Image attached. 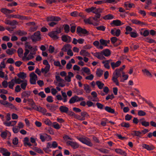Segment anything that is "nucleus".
I'll list each match as a JSON object with an SVG mask.
<instances>
[{"label":"nucleus","instance_id":"nucleus-52","mask_svg":"<svg viewBox=\"0 0 156 156\" xmlns=\"http://www.w3.org/2000/svg\"><path fill=\"white\" fill-rule=\"evenodd\" d=\"M6 58L3 59V61L1 62L0 64V70H1L3 69H5L6 67V65L5 64V60Z\"/></svg>","mask_w":156,"mask_h":156},{"label":"nucleus","instance_id":"nucleus-28","mask_svg":"<svg viewBox=\"0 0 156 156\" xmlns=\"http://www.w3.org/2000/svg\"><path fill=\"white\" fill-rule=\"evenodd\" d=\"M50 67H45L41 69V72L45 76H46L47 73L49 71Z\"/></svg>","mask_w":156,"mask_h":156},{"label":"nucleus","instance_id":"nucleus-18","mask_svg":"<svg viewBox=\"0 0 156 156\" xmlns=\"http://www.w3.org/2000/svg\"><path fill=\"white\" fill-rule=\"evenodd\" d=\"M80 55L84 57H90V54L87 51L82 49L81 50L80 53Z\"/></svg>","mask_w":156,"mask_h":156},{"label":"nucleus","instance_id":"nucleus-64","mask_svg":"<svg viewBox=\"0 0 156 156\" xmlns=\"http://www.w3.org/2000/svg\"><path fill=\"white\" fill-rule=\"evenodd\" d=\"M145 41L147 42L150 43H154L155 42V41L154 40L149 37L146 38L145 39Z\"/></svg>","mask_w":156,"mask_h":156},{"label":"nucleus","instance_id":"nucleus-40","mask_svg":"<svg viewBox=\"0 0 156 156\" xmlns=\"http://www.w3.org/2000/svg\"><path fill=\"white\" fill-rule=\"evenodd\" d=\"M96 7H92L90 8L86 9L85 10V11L88 13L92 12L95 13V12Z\"/></svg>","mask_w":156,"mask_h":156},{"label":"nucleus","instance_id":"nucleus-12","mask_svg":"<svg viewBox=\"0 0 156 156\" xmlns=\"http://www.w3.org/2000/svg\"><path fill=\"white\" fill-rule=\"evenodd\" d=\"M74 76L73 73L70 72L68 73V75L66 76L65 77V80L66 82H69L71 81V78Z\"/></svg>","mask_w":156,"mask_h":156},{"label":"nucleus","instance_id":"nucleus-19","mask_svg":"<svg viewBox=\"0 0 156 156\" xmlns=\"http://www.w3.org/2000/svg\"><path fill=\"white\" fill-rule=\"evenodd\" d=\"M47 108L51 111H54L56 110L57 106L53 104H47L46 105Z\"/></svg>","mask_w":156,"mask_h":156},{"label":"nucleus","instance_id":"nucleus-38","mask_svg":"<svg viewBox=\"0 0 156 156\" xmlns=\"http://www.w3.org/2000/svg\"><path fill=\"white\" fill-rule=\"evenodd\" d=\"M31 92L30 91H24L21 94V95L23 97L28 98L30 96Z\"/></svg>","mask_w":156,"mask_h":156},{"label":"nucleus","instance_id":"nucleus-26","mask_svg":"<svg viewBox=\"0 0 156 156\" xmlns=\"http://www.w3.org/2000/svg\"><path fill=\"white\" fill-rule=\"evenodd\" d=\"M83 86L84 89L86 93L87 94L90 93L91 90L90 87L87 84H84Z\"/></svg>","mask_w":156,"mask_h":156},{"label":"nucleus","instance_id":"nucleus-56","mask_svg":"<svg viewBox=\"0 0 156 156\" xmlns=\"http://www.w3.org/2000/svg\"><path fill=\"white\" fill-rule=\"evenodd\" d=\"M130 36L131 37L133 38H136L138 36V34L137 33V32L135 30L130 32Z\"/></svg>","mask_w":156,"mask_h":156},{"label":"nucleus","instance_id":"nucleus-20","mask_svg":"<svg viewBox=\"0 0 156 156\" xmlns=\"http://www.w3.org/2000/svg\"><path fill=\"white\" fill-rule=\"evenodd\" d=\"M112 60L111 59L106 60L105 61H103L102 63L104 65V67L107 69H109L110 68V66L109 65V64H111V62Z\"/></svg>","mask_w":156,"mask_h":156},{"label":"nucleus","instance_id":"nucleus-21","mask_svg":"<svg viewBox=\"0 0 156 156\" xmlns=\"http://www.w3.org/2000/svg\"><path fill=\"white\" fill-rule=\"evenodd\" d=\"M68 145H70L73 148L75 149L78 148L79 147L78 144L76 142L68 141L67 142Z\"/></svg>","mask_w":156,"mask_h":156},{"label":"nucleus","instance_id":"nucleus-3","mask_svg":"<svg viewBox=\"0 0 156 156\" xmlns=\"http://www.w3.org/2000/svg\"><path fill=\"white\" fill-rule=\"evenodd\" d=\"M78 140L82 143L90 146H93V144L91 142L90 139L87 138L80 137L78 138Z\"/></svg>","mask_w":156,"mask_h":156},{"label":"nucleus","instance_id":"nucleus-29","mask_svg":"<svg viewBox=\"0 0 156 156\" xmlns=\"http://www.w3.org/2000/svg\"><path fill=\"white\" fill-rule=\"evenodd\" d=\"M1 12L5 14L8 15L9 14L12 13L13 11L12 10H10L5 8H2L1 9Z\"/></svg>","mask_w":156,"mask_h":156},{"label":"nucleus","instance_id":"nucleus-42","mask_svg":"<svg viewBox=\"0 0 156 156\" xmlns=\"http://www.w3.org/2000/svg\"><path fill=\"white\" fill-rule=\"evenodd\" d=\"M131 21L133 23L142 26L144 24V23L136 20H133Z\"/></svg>","mask_w":156,"mask_h":156},{"label":"nucleus","instance_id":"nucleus-46","mask_svg":"<svg viewBox=\"0 0 156 156\" xmlns=\"http://www.w3.org/2000/svg\"><path fill=\"white\" fill-rule=\"evenodd\" d=\"M24 144L25 146L27 145L30 146H31V144L29 142V140L28 137H25L24 139Z\"/></svg>","mask_w":156,"mask_h":156},{"label":"nucleus","instance_id":"nucleus-8","mask_svg":"<svg viewBox=\"0 0 156 156\" xmlns=\"http://www.w3.org/2000/svg\"><path fill=\"white\" fill-rule=\"evenodd\" d=\"M30 82L32 84L36 83V81L37 79V75L34 73H32L30 75Z\"/></svg>","mask_w":156,"mask_h":156},{"label":"nucleus","instance_id":"nucleus-48","mask_svg":"<svg viewBox=\"0 0 156 156\" xmlns=\"http://www.w3.org/2000/svg\"><path fill=\"white\" fill-rule=\"evenodd\" d=\"M108 123V120L106 118H103L101 120V125L103 126H105L106 123Z\"/></svg>","mask_w":156,"mask_h":156},{"label":"nucleus","instance_id":"nucleus-24","mask_svg":"<svg viewBox=\"0 0 156 156\" xmlns=\"http://www.w3.org/2000/svg\"><path fill=\"white\" fill-rule=\"evenodd\" d=\"M9 18H18L21 20H23L25 18V17L21 16L19 15L12 14L9 16Z\"/></svg>","mask_w":156,"mask_h":156},{"label":"nucleus","instance_id":"nucleus-63","mask_svg":"<svg viewBox=\"0 0 156 156\" xmlns=\"http://www.w3.org/2000/svg\"><path fill=\"white\" fill-rule=\"evenodd\" d=\"M12 131L15 133H16L19 132L20 131V129L17 126H14L12 128Z\"/></svg>","mask_w":156,"mask_h":156},{"label":"nucleus","instance_id":"nucleus-14","mask_svg":"<svg viewBox=\"0 0 156 156\" xmlns=\"http://www.w3.org/2000/svg\"><path fill=\"white\" fill-rule=\"evenodd\" d=\"M92 54L94 56L100 60H102L105 58L103 55H102L101 52L92 53Z\"/></svg>","mask_w":156,"mask_h":156},{"label":"nucleus","instance_id":"nucleus-30","mask_svg":"<svg viewBox=\"0 0 156 156\" xmlns=\"http://www.w3.org/2000/svg\"><path fill=\"white\" fill-rule=\"evenodd\" d=\"M142 147L144 148L147 150L151 151L153 150L154 148V147L152 145L149 146L146 144H143L142 145Z\"/></svg>","mask_w":156,"mask_h":156},{"label":"nucleus","instance_id":"nucleus-39","mask_svg":"<svg viewBox=\"0 0 156 156\" xmlns=\"http://www.w3.org/2000/svg\"><path fill=\"white\" fill-rule=\"evenodd\" d=\"M121 71L119 69H116L113 73V76L118 78L121 76Z\"/></svg>","mask_w":156,"mask_h":156},{"label":"nucleus","instance_id":"nucleus-62","mask_svg":"<svg viewBox=\"0 0 156 156\" xmlns=\"http://www.w3.org/2000/svg\"><path fill=\"white\" fill-rule=\"evenodd\" d=\"M64 29L65 32L66 33H68L70 31V27L69 25H65Z\"/></svg>","mask_w":156,"mask_h":156},{"label":"nucleus","instance_id":"nucleus-35","mask_svg":"<svg viewBox=\"0 0 156 156\" xmlns=\"http://www.w3.org/2000/svg\"><path fill=\"white\" fill-rule=\"evenodd\" d=\"M10 134V132H9L8 131L6 130L1 132V136L2 138L3 139H5L7 135Z\"/></svg>","mask_w":156,"mask_h":156},{"label":"nucleus","instance_id":"nucleus-9","mask_svg":"<svg viewBox=\"0 0 156 156\" xmlns=\"http://www.w3.org/2000/svg\"><path fill=\"white\" fill-rule=\"evenodd\" d=\"M17 122V121L15 120L10 121H8V122L5 121H4L3 123L5 126L9 127L14 126L15 125Z\"/></svg>","mask_w":156,"mask_h":156},{"label":"nucleus","instance_id":"nucleus-17","mask_svg":"<svg viewBox=\"0 0 156 156\" xmlns=\"http://www.w3.org/2000/svg\"><path fill=\"white\" fill-rule=\"evenodd\" d=\"M99 42L100 43V45L102 46L103 47L107 46V44L110 42L109 40H106L101 39L100 40Z\"/></svg>","mask_w":156,"mask_h":156},{"label":"nucleus","instance_id":"nucleus-34","mask_svg":"<svg viewBox=\"0 0 156 156\" xmlns=\"http://www.w3.org/2000/svg\"><path fill=\"white\" fill-rule=\"evenodd\" d=\"M16 83L14 79H12L11 80L8 82V87L11 89H13V87Z\"/></svg>","mask_w":156,"mask_h":156},{"label":"nucleus","instance_id":"nucleus-55","mask_svg":"<svg viewBox=\"0 0 156 156\" xmlns=\"http://www.w3.org/2000/svg\"><path fill=\"white\" fill-rule=\"evenodd\" d=\"M103 18L105 20H111L114 18V16L111 14H108L105 16Z\"/></svg>","mask_w":156,"mask_h":156},{"label":"nucleus","instance_id":"nucleus-13","mask_svg":"<svg viewBox=\"0 0 156 156\" xmlns=\"http://www.w3.org/2000/svg\"><path fill=\"white\" fill-rule=\"evenodd\" d=\"M84 21L86 23L92 24L95 26H97L98 24V23L94 22L92 19L91 17H90L89 19H85Z\"/></svg>","mask_w":156,"mask_h":156},{"label":"nucleus","instance_id":"nucleus-11","mask_svg":"<svg viewBox=\"0 0 156 156\" xmlns=\"http://www.w3.org/2000/svg\"><path fill=\"white\" fill-rule=\"evenodd\" d=\"M35 109L45 115L47 112V110L44 108H42L40 106H36Z\"/></svg>","mask_w":156,"mask_h":156},{"label":"nucleus","instance_id":"nucleus-23","mask_svg":"<svg viewBox=\"0 0 156 156\" xmlns=\"http://www.w3.org/2000/svg\"><path fill=\"white\" fill-rule=\"evenodd\" d=\"M115 151L118 154L126 156L127 154L126 153L121 149L117 148L115 149Z\"/></svg>","mask_w":156,"mask_h":156},{"label":"nucleus","instance_id":"nucleus-6","mask_svg":"<svg viewBox=\"0 0 156 156\" xmlns=\"http://www.w3.org/2000/svg\"><path fill=\"white\" fill-rule=\"evenodd\" d=\"M31 38L34 41L40 40L41 39L40 32L37 31L34 33V34L31 36Z\"/></svg>","mask_w":156,"mask_h":156},{"label":"nucleus","instance_id":"nucleus-51","mask_svg":"<svg viewBox=\"0 0 156 156\" xmlns=\"http://www.w3.org/2000/svg\"><path fill=\"white\" fill-rule=\"evenodd\" d=\"M112 23L116 26H119L123 24L119 20H113Z\"/></svg>","mask_w":156,"mask_h":156},{"label":"nucleus","instance_id":"nucleus-32","mask_svg":"<svg viewBox=\"0 0 156 156\" xmlns=\"http://www.w3.org/2000/svg\"><path fill=\"white\" fill-rule=\"evenodd\" d=\"M59 109L61 112L62 113H67L69 110V108H68L63 106H61L59 107Z\"/></svg>","mask_w":156,"mask_h":156},{"label":"nucleus","instance_id":"nucleus-54","mask_svg":"<svg viewBox=\"0 0 156 156\" xmlns=\"http://www.w3.org/2000/svg\"><path fill=\"white\" fill-rule=\"evenodd\" d=\"M103 73V71L100 69H98L96 71V74L98 77H100L101 76Z\"/></svg>","mask_w":156,"mask_h":156},{"label":"nucleus","instance_id":"nucleus-45","mask_svg":"<svg viewBox=\"0 0 156 156\" xmlns=\"http://www.w3.org/2000/svg\"><path fill=\"white\" fill-rule=\"evenodd\" d=\"M132 135L134 136H136L140 137L141 136L142 132L138 131H133Z\"/></svg>","mask_w":156,"mask_h":156},{"label":"nucleus","instance_id":"nucleus-15","mask_svg":"<svg viewBox=\"0 0 156 156\" xmlns=\"http://www.w3.org/2000/svg\"><path fill=\"white\" fill-rule=\"evenodd\" d=\"M6 53L9 55H12L16 52V50L13 48L8 49L6 50Z\"/></svg>","mask_w":156,"mask_h":156},{"label":"nucleus","instance_id":"nucleus-60","mask_svg":"<svg viewBox=\"0 0 156 156\" xmlns=\"http://www.w3.org/2000/svg\"><path fill=\"white\" fill-rule=\"evenodd\" d=\"M105 3H111L114 4L117 3L116 0H105Z\"/></svg>","mask_w":156,"mask_h":156},{"label":"nucleus","instance_id":"nucleus-50","mask_svg":"<svg viewBox=\"0 0 156 156\" xmlns=\"http://www.w3.org/2000/svg\"><path fill=\"white\" fill-rule=\"evenodd\" d=\"M142 71L143 73L147 76L152 77V75L149 71L146 69H144L142 70Z\"/></svg>","mask_w":156,"mask_h":156},{"label":"nucleus","instance_id":"nucleus-37","mask_svg":"<svg viewBox=\"0 0 156 156\" xmlns=\"http://www.w3.org/2000/svg\"><path fill=\"white\" fill-rule=\"evenodd\" d=\"M72 47L69 44H66L64 45L62 48V50L64 51H68L69 50L71 49Z\"/></svg>","mask_w":156,"mask_h":156},{"label":"nucleus","instance_id":"nucleus-58","mask_svg":"<svg viewBox=\"0 0 156 156\" xmlns=\"http://www.w3.org/2000/svg\"><path fill=\"white\" fill-rule=\"evenodd\" d=\"M16 84H20L23 82V80H21V79L20 78H17L16 77H15L14 78Z\"/></svg>","mask_w":156,"mask_h":156},{"label":"nucleus","instance_id":"nucleus-10","mask_svg":"<svg viewBox=\"0 0 156 156\" xmlns=\"http://www.w3.org/2000/svg\"><path fill=\"white\" fill-rule=\"evenodd\" d=\"M0 152L4 156H10L11 154L6 149L0 147Z\"/></svg>","mask_w":156,"mask_h":156},{"label":"nucleus","instance_id":"nucleus-5","mask_svg":"<svg viewBox=\"0 0 156 156\" xmlns=\"http://www.w3.org/2000/svg\"><path fill=\"white\" fill-rule=\"evenodd\" d=\"M84 99L83 97H79L77 96H75L70 99L69 102L70 104H73L76 102L83 101Z\"/></svg>","mask_w":156,"mask_h":156},{"label":"nucleus","instance_id":"nucleus-36","mask_svg":"<svg viewBox=\"0 0 156 156\" xmlns=\"http://www.w3.org/2000/svg\"><path fill=\"white\" fill-rule=\"evenodd\" d=\"M21 83L20 85L21 88L23 90H25L27 85V80H23V82Z\"/></svg>","mask_w":156,"mask_h":156},{"label":"nucleus","instance_id":"nucleus-25","mask_svg":"<svg viewBox=\"0 0 156 156\" xmlns=\"http://www.w3.org/2000/svg\"><path fill=\"white\" fill-rule=\"evenodd\" d=\"M81 71H82V74L84 75L83 72L86 73L87 75H90L91 73L90 69L87 67H84L82 68Z\"/></svg>","mask_w":156,"mask_h":156},{"label":"nucleus","instance_id":"nucleus-44","mask_svg":"<svg viewBox=\"0 0 156 156\" xmlns=\"http://www.w3.org/2000/svg\"><path fill=\"white\" fill-rule=\"evenodd\" d=\"M81 116L82 119H84V120H85V118H88L89 117V115L88 113L85 112H83L81 113Z\"/></svg>","mask_w":156,"mask_h":156},{"label":"nucleus","instance_id":"nucleus-43","mask_svg":"<svg viewBox=\"0 0 156 156\" xmlns=\"http://www.w3.org/2000/svg\"><path fill=\"white\" fill-rule=\"evenodd\" d=\"M105 110L108 112L111 113H114L115 112V110L108 106H106L105 108Z\"/></svg>","mask_w":156,"mask_h":156},{"label":"nucleus","instance_id":"nucleus-27","mask_svg":"<svg viewBox=\"0 0 156 156\" xmlns=\"http://www.w3.org/2000/svg\"><path fill=\"white\" fill-rule=\"evenodd\" d=\"M93 44L97 49L102 50L104 48L102 46L100 45L99 42L98 41H94L93 43Z\"/></svg>","mask_w":156,"mask_h":156},{"label":"nucleus","instance_id":"nucleus-31","mask_svg":"<svg viewBox=\"0 0 156 156\" xmlns=\"http://www.w3.org/2000/svg\"><path fill=\"white\" fill-rule=\"evenodd\" d=\"M101 53L103 55H104L106 57L109 56L111 54V52L108 49H105L103 50Z\"/></svg>","mask_w":156,"mask_h":156},{"label":"nucleus","instance_id":"nucleus-59","mask_svg":"<svg viewBox=\"0 0 156 156\" xmlns=\"http://www.w3.org/2000/svg\"><path fill=\"white\" fill-rule=\"evenodd\" d=\"M121 126L125 128H128L130 126L129 124L124 122H123L120 124Z\"/></svg>","mask_w":156,"mask_h":156},{"label":"nucleus","instance_id":"nucleus-16","mask_svg":"<svg viewBox=\"0 0 156 156\" xmlns=\"http://www.w3.org/2000/svg\"><path fill=\"white\" fill-rule=\"evenodd\" d=\"M61 38L62 40L64 42L69 43L71 41V37L68 35H63Z\"/></svg>","mask_w":156,"mask_h":156},{"label":"nucleus","instance_id":"nucleus-22","mask_svg":"<svg viewBox=\"0 0 156 156\" xmlns=\"http://www.w3.org/2000/svg\"><path fill=\"white\" fill-rule=\"evenodd\" d=\"M121 63L120 61H118L116 63L111 62V65L113 69H114L115 68L119 66Z\"/></svg>","mask_w":156,"mask_h":156},{"label":"nucleus","instance_id":"nucleus-49","mask_svg":"<svg viewBox=\"0 0 156 156\" xmlns=\"http://www.w3.org/2000/svg\"><path fill=\"white\" fill-rule=\"evenodd\" d=\"M144 119H143L140 120L141 123L142 125L146 127L149 126V122L144 121Z\"/></svg>","mask_w":156,"mask_h":156},{"label":"nucleus","instance_id":"nucleus-61","mask_svg":"<svg viewBox=\"0 0 156 156\" xmlns=\"http://www.w3.org/2000/svg\"><path fill=\"white\" fill-rule=\"evenodd\" d=\"M138 115L140 116H143L146 115L145 112L142 110H139L138 112Z\"/></svg>","mask_w":156,"mask_h":156},{"label":"nucleus","instance_id":"nucleus-57","mask_svg":"<svg viewBox=\"0 0 156 156\" xmlns=\"http://www.w3.org/2000/svg\"><path fill=\"white\" fill-rule=\"evenodd\" d=\"M124 5L125 7L126 8H131L134 5L133 4L129 3L128 2H126L125 3ZM127 9H128L127 8Z\"/></svg>","mask_w":156,"mask_h":156},{"label":"nucleus","instance_id":"nucleus-41","mask_svg":"<svg viewBox=\"0 0 156 156\" xmlns=\"http://www.w3.org/2000/svg\"><path fill=\"white\" fill-rule=\"evenodd\" d=\"M62 95L63 97V101L64 102H66L68 101L67 96L65 92H63L62 91H61Z\"/></svg>","mask_w":156,"mask_h":156},{"label":"nucleus","instance_id":"nucleus-7","mask_svg":"<svg viewBox=\"0 0 156 156\" xmlns=\"http://www.w3.org/2000/svg\"><path fill=\"white\" fill-rule=\"evenodd\" d=\"M76 32L80 36H82L83 35L87 34H88V32L86 29H83L80 27H77Z\"/></svg>","mask_w":156,"mask_h":156},{"label":"nucleus","instance_id":"nucleus-2","mask_svg":"<svg viewBox=\"0 0 156 156\" xmlns=\"http://www.w3.org/2000/svg\"><path fill=\"white\" fill-rule=\"evenodd\" d=\"M61 32V29L59 28L58 30L52 31L48 34V35L53 40H57L59 38L58 34Z\"/></svg>","mask_w":156,"mask_h":156},{"label":"nucleus","instance_id":"nucleus-53","mask_svg":"<svg viewBox=\"0 0 156 156\" xmlns=\"http://www.w3.org/2000/svg\"><path fill=\"white\" fill-rule=\"evenodd\" d=\"M52 126L55 129H58L61 127V126L56 122H54L53 123Z\"/></svg>","mask_w":156,"mask_h":156},{"label":"nucleus","instance_id":"nucleus-33","mask_svg":"<svg viewBox=\"0 0 156 156\" xmlns=\"http://www.w3.org/2000/svg\"><path fill=\"white\" fill-rule=\"evenodd\" d=\"M17 75L19 78L23 80H24V79L27 77L26 73L24 72H20L18 73Z\"/></svg>","mask_w":156,"mask_h":156},{"label":"nucleus","instance_id":"nucleus-1","mask_svg":"<svg viewBox=\"0 0 156 156\" xmlns=\"http://www.w3.org/2000/svg\"><path fill=\"white\" fill-rule=\"evenodd\" d=\"M37 50V46H32L28 43H26L25 46V52L23 55V51L21 48H18L17 50V53L19 57H22V60L23 61H27L34 58V55L36 54Z\"/></svg>","mask_w":156,"mask_h":156},{"label":"nucleus","instance_id":"nucleus-47","mask_svg":"<svg viewBox=\"0 0 156 156\" xmlns=\"http://www.w3.org/2000/svg\"><path fill=\"white\" fill-rule=\"evenodd\" d=\"M96 84L98 88L100 89H102L104 85V83L99 81H96Z\"/></svg>","mask_w":156,"mask_h":156},{"label":"nucleus","instance_id":"nucleus-4","mask_svg":"<svg viewBox=\"0 0 156 156\" xmlns=\"http://www.w3.org/2000/svg\"><path fill=\"white\" fill-rule=\"evenodd\" d=\"M39 136L42 142H44L45 140L49 141L52 140L51 137L45 133H40Z\"/></svg>","mask_w":156,"mask_h":156}]
</instances>
